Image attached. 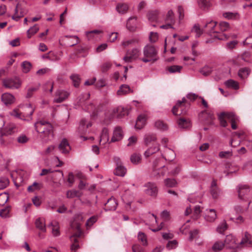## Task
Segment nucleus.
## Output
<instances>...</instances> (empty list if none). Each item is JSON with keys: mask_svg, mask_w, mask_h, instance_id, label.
Instances as JSON below:
<instances>
[{"mask_svg": "<svg viewBox=\"0 0 252 252\" xmlns=\"http://www.w3.org/2000/svg\"><path fill=\"white\" fill-rule=\"evenodd\" d=\"M34 128L43 143H47L54 138L53 126L45 120H40L34 124Z\"/></svg>", "mask_w": 252, "mask_h": 252, "instance_id": "f257e3e1", "label": "nucleus"}, {"mask_svg": "<svg viewBox=\"0 0 252 252\" xmlns=\"http://www.w3.org/2000/svg\"><path fill=\"white\" fill-rule=\"evenodd\" d=\"M84 220L83 214L79 213L75 215L74 220L71 223V227L76 231L71 237L70 240L74 243L71 246V252H76V251L79 249L80 246L78 244L77 238L79 237L81 234L82 231L80 228V222Z\"/></svg>", "mask_w": 252, "mask_h": 252, "instance_id": "f03ea898", "label": "nucleus"}, {"mask_svg": "<svg viewBox=\"0 0 252 252\" xmlns=\"http://www.w3.org/2000/svg\"><path fill=\"white\" fill-rule=\"evenodd\" d=\"M224 244L227 249L235 250L239 248V244L236 243L235 238L232 235H227L224 241ZM240 245H244L246 247H252V236L248 232L245 233L243 237L239 243Z\"/></svg>", "mask_w": 252, "mask_h": 252, "instance_id": "7ed1b4c3", "label": "nucleus"}, {"mask_svg": "<svg viewBox=\"0 0 252 252\" xmlns=\"http://www.w3.org/2000/svg\"><path fill=\"white\" fill-rule=\"evenodd\" d=\"M143 57L139 59L145 63H154L159 59L158 55V50L153 45H147L144 47L143 50Z\"/></svg>", "mask_w": 252, "mask_h": 252, "instance_id": "20e7f679", "label": "nucleus"}, {"mask_svg": "<svg viewBox=\"0 0 252 252\" xmlns=\"http://www.w3.org/2000/svg\"><path fill=\"white\" fill-rule=\"evenodd\" d=\"M219 120L221 126L223 127L227 126V120L231 123V127L233 129L237 128V123L239 121V117L232 112L221 113L219 115Z\"/></svg>", "mask_w": 252, "mask_h": 252, "instance_id": "39448f33", "label": "nucleus"}, {"mask_svg": "<svg viewBox=\"0 0 252 252\" xmlns=\"http://www.w3.org/2000/svg\"><path fill=\"white\" fill-rule=\"evenodd\" d=\"M217 25V23L212 21L205 24L204 28H206V32L212 35V33H216L214 37L219 40H225L228 39V36L223 33L215 31V28Z\"/></svg>", "mask_w": 252, "mask_h": 252, "instance_id": "423d86ee", "label": "nucleus"}, {"mask_svg": "<svg viewBox=\"0 0 252 252\" xmlns=\"http://www.w3.org/2000/svg\"><path fill=\"white\" fill-rule=\"evenodd\" d=\"M3 86L10 89H18L21 86V81L18 77H12L4 79L2 80Z\"/></svg>", "mask_w": 252, "mask_h": 252, "instance_id": "0eeeda50", "label": "nucleus"}, {"mask_svg": "<svg viewBox=\"0 0 252 252\" xmlns=\"http://www.w3.org/2000/svg\"><path fill=\"white\" fill-rule=\"evenodd\" d=\"M187 100L183 97L182 100H179L176 104L173 107L172 112L174 115H184L187 112L185 107Z\"/></svg>", "mask_w": 252, "mask_h": 252, "instance_id": "6e6552de", "label": "nucleus"}, {"mask_svg": "<svg viewBox=\"0 0 252 252\" xmlns=\"http://www.w3.org/2000/svg\"><path fill=\"white\" fill-rule=\"evenodd\" d=\"M236 189L238 194V197L240 199L246 200L248 199L250 189L248 185H239L237 186Z\"/></svg>", "mask_w": 252, "mask_h": 252, "instance_id": "1a4fd4ad", "label": "nucleus"}, {"mask_svg": "<svg viewBox=\"0 0 252 252\" xmlns=\"http://www.w3.org/2000/svg\"><path fill=\"white\" fill-rule=\"evenodd\" d=\"M140 55V51L138 48H134L131 50H128L123 60L125 62L129 63L137 59Z\"/></svg>", "mask_w": 252, "mask_h": 252, "instance_id": "9d476101", "label": "nucleus"}, {"mask_svg": "<svg viewBox=\"0 0 252 252\" xmlns=\"http://www.w3.org/2000/svg\"><path fill=\"white\" fill-rule=\"evenodd\" d=\"M144 192L149 195L156 196L158 194V188L156 185L152 182H148L144 185Z\"/></svg>", "mask_w": 252, "mask_h": 252, "instance_id": "9b49d317", "label": "nucleus"}, {"mask_svg": "<svg viewBox=\"0 0 252 252\" xmlns=\"http://www.w3.org/2000/svg\"><path fill=\"white\" fill-rule=\"evenodd\" d=\"M128 110L121 106L114 108L110 112L111 116L110 119H112L114 117L117 116L118 118H121L125 115L128 114Z\"/></svg>", "mask_w": 252, "mask_h": 252, "instance_id": "f8f14e48", "label": "nucleus"}, {"mask_svg": "<svg viewBox=\"0 0 252 252\" xmlns=\"http://www.w3.org/2000/svg\"><path fill=\"white\" fill-rule=\"evenodd\" d=\"M62 41L66 46H73L78 43V38L75 35H66L63 37Z\"/></svg>", "mask_w": 252, "mask_h": 252, "instance_id": "ddd939ff", "label": "nucleus"}, {"mask_svg": "<svg viewBox=\"0 0 252 252\" xmlns=\"http://www.w3.org/2000/svg\"><path fill=\"white\" fill-rule=\"evenodd\" d=\"M58 149L63 154H67L69 153L71 147L66 139H63L58 146Z\"/></svg>", "mask_w": 252, "mask_h": 252, "instance_id": "4468645a", "label": "nucleus"}, {"mask_svg": "<svg viewBox=\"0 0 252 252\" xmlns=\"http://www.w3.org/2000/svg\"><path fill=\"white\" fill-rule=\"evenodd\" d=\"M162 156L166 160L172 161L175 158L176 154L173 150L165 146V150L162 154Z\"/></svg>", "mask_w": 252, "mask_h": 252, "instance_id": "2eb2a0df", "label": "nucleus"}, {"mask_svg": "<svg viewBox=\"0 0 252 252\" xmlns=\"http://www.w3.org/2000/svg\"><path fill=\"white\" fill-rule=\"evenodd\" d=\"M69 93L63 90H59L56 92V98L54 101L61 103L65 100L69 96Z\"/></svg>", "mask_w": 252, "mask_h": 252, "instance_id": "dca6fc26", "label": "nucleus"}, {"mask_svg": "<svg viewBox=\"0 0 252 252\" xmlns=\"http://www.w3.org/2000/svg\"><path fill=\"white\" fill-rule=\"evenodd\" d=\"M24 9L20 4L18 3L14 9V14L11 16V18L15 21H18L21 18L24 16Z\"/></svg>", "mask_w": 252, "mask_h": 252, "instance_id": "f3484780", "label": "nucleus"}, {"mask_svg": "<svg viewBox=\"0 0 252 252\" xmlns=\"http://www.w3.org/2000/svg\"><path fill=\"white\" fill-rule=\"evenodd\" d=\"M118 203L115 198L111 197L105 204L104 210L106 211H115L117 207Z\"/></svg>", "mask_w": 252, "mask_h": 252, "instance_id": "a211bd4d", "label": "nucleus"}, {"mask_svg": "<svg viewBox=\"0 0 252 252\" xmlns=\"http://www.w3.org/2000/svg\"><path fill=\"white\" fill-rule=\"evenodd\" d=\"M92 126V123L90 122H87L85 119H83L80 123L78 129L79 134H82L87 131L88 127Z\"/></svg>", "mask_w": 252, "mask_h": 252, "instance_id": "6ab92c4d", "label": "nucleus"}, {"mask_svg": "<svg viewBox=\"0 0 252 252\" xmlns=\"http://www.w3.org/2000/svg\"><path fill=\"white\" fill-rule=\"evenodd\" d=\"M217 218V213L213 209H206L205 214V219L210 222L214 221Z\"/></svg>", "mask_w": 252, "mask_h": 252, "instance_id": "aec40b11", "label": "nucleus"}, {"mask_svg": "<svg viewBox=\"0 0 252 252\" xmlns=\"http://www.w3.org/2000/svg\"><path fill=\"white\" fill-rule=\"evenodd\" d=\"M160 150L159 145L158 143H155L152 146L149 148L145 152L144 156L146 158L149 157L154 154L158 152Z\"/></svg>", "mask_w": 252, "mask_h": 252, "instance_id": "412c9836", "label": "nucleus"}, {"mask_svg": "<svg viewBox=\"0 0 252 252\" xmlns=\"http://www.w3.org/2000/svg\"><path fill=\"white\" fill-rule=\"evenodd\" d=\"M123 137V132L122 128L119 126L116 127L114 130L111 141L116 142L119 141L122 139Z\"/></svg>", "mask_w": 252, "mask_h": 252, "instance_id": "4be33fe9", "label": "nucleus"}, {"mask_svg": "<svg viewBox=\"0 0 252 252\" xmlns=\"http://www.w3.org/2000/svg\"><path fill=\"white\" fill-rule=\"evenodd\" d=\"M165 172L166 171L164 169V166H162L160 168L157 169L156 165L154 164L153 166V170L152 172V176L156 178L157 179H158L161 177H163L165 175Z\"/></svg>", "mask_w": 252, "mask_h": 252, "instance_id": "5701e85b", "label": "nucleus"}, {"mask_svg": "<svg viewBox=\"0 0 252 252\" xmlns=\"http://www.w3.org/2000/svg\"><path fill=\"white\" fill-rule=\"evenodd\" d=\"M212 0H196L199 8L202 10H208L212 6Z\"/></svg>", "mask_w": 252, "mask_h": 252, "instance_id": "b1692460", "label": "nucleus"}, {"mask_svg": "<svg viewBox=\"0 0 252 252\" xmlns=\"http://www.w3.org/2000/svg\"><path fill=\"white\" fill-rule=\"evenodd\" d=\"M1 100L5 105L11 104L14 103L15 97L11 94L4 93L1 95Z\"/></svg>", "mask_w": 252, "mask_h": 252, "instance_id": "393cba45", "label": "nucleus"}, {"mask_svg": "<svg viewBox=\"0 0 252 252\" xmlns=\"http://www.w3.org/2000/svg\"><path fill=\"white\" fill-rule=\"evenodd\" d=\"M129 9V6L126 3L120 2L117 3L116 9L117 11L120 14H124L126 13Z\"/></svg>", "mask_w": 252, "mask_h": 252, "instance_id": "a878e982", "label": "nucleus"}, {"mask_svg": "<svg viewBox=\"0 0 252 252\" xmlns=\"http://www.w3.org/2000/svg\"><path fill=\"white\" fill-rule=\"evenodd\" d=\"M157 141V136L153 133H148L145 135L144 137V143L147 146H149L151 143H154Z\"/></svg>", "mask_w": 252, "mask_h": 252, "instance_id": "bb28decb", "label": "nucleus"}, {"mask_svg": "<svg viewBox=\"0 0 252 252\" xmlns=\"http://www.w3.org/2000/svg\"><path fill=\"white\" fill-rule=\"evenodd\" d=\"M136 17H131L127 21L126 28L130 31H134L136 28Z\"/></svg>", "mask_w": 252, "mask_h": 252, "instance_id": "cd10ccee", "label": "nucleus"}, {"mask_svg": "<svg viewBox=\"0 0 252 252\" xmlns=\"http://www.w3.org/2000/svg\"><path fill=\"white\" fill-rule=\"evenodd\" d=\"M146 124V117L144 115H141L138 116L136 122L135 127L136 129H140L142 128Z\"/></svg>", "mask_w": 252, "mask_h": 252, "instance_id": "c85d7f7f", "label": "nucleus"}, {"mask_svg": "<svg viewBox=\"0 0 252 252\" xmlns=\"http://www.w3.org/2000/svg\"><path fill=\"white\" fill-rule=\"evenodd\" d=\"M82 195V192L75 189H70L66 191V196L67 198H73L74 197L80 198Z\"/></svg>", "mask_w": 252, "mask_h": 252, "instance_id": "c756f323", "label": "nucleus"}, {"mask_svg": "<svg viewBox=\"0 0 252 252\" xmlns=\"http://www.w3.org/2000/svg\"><path fill=\"white\" fill-rule=\"evenodd\" d=\"M132 92V91L127 85H122L117 91V94L119 95H125L129 93Z\"/></svg>", "mask_w": 252, "mask_h": 252, "instance_id": "7c9ffc66", "label": "nucleus"}, {"mask_svg": "<svg viewBox=\"0 0 252 252\" xmlns=\"http://www.w3.org/2000/svg\"><path fill=\"white\" fill-rule=\"evenodd\" d=\"M251 72V70L248 67L241 68L238 71V76L242 79H244L248 77Z\"/></svg>", "mask_w": 252, "mask_h": 252, "instance_id": "2f4dec72", "label": "nucleus"}, {"mask_svg": "<svg viewBox=\"0 0 252 252\" xmlns=\"http://www.w3.org/2000/svg\"><path fill=\"white\" fill-rule=\"evenodd\" d=\"M35 224L37 228L39 229L42 232L46 231L45 223L44 219H37L35 221Z\"/></svg>", "mask_w": 252, "mask_h": 252, "instance_id": "473e14b6", "label": "nucleus"}, {"mask_svg": "<svg viewBox=\"0 0 252 252\" xmlns=\"http://www.w3.org/2000/svg\"><path fill=\"white\" fill-rule=\"evenodd\" d=\"M126 172V168L123 165H119L117 166L114 172L116 175L124 177Z\"/></svg>", "mask_w": 252, "mask_h": 252, "instance_id": "72a5a7b5", "label": "nucleus"}, {"mask_svg": "<svg viewBox=\"0 0 252 252\" xmlns=\"http://www.w3.org/2000/svg\"><path fill=\"white\" fill-rule=\"evenodd\" d=\"M202 116L204 118H207L205 123L207 124L212 125L213 123V120L214 119V116L213 114L204 111L202 112Z\"/></svg>", "mask_w": 252, "mask_h": 252, "instance_id": "f704fd0d", "label": "nucleus"}, {"mask_svg": "<svg viewBox=\"0 0 252 252\" xmlns=\"http://www.w3.org/2000/svg\"><path fill=\"white\" fill-rule=\"evenodd\" d=\"M225 244L222 241H216L212 246V250L215 252H219L223 249Z\"/></svg>", "mask_w": 252, "mask_h": 252, "instance_id": "c9c22d12", "label": "nucleus"}, {"mask_svg": "<svg viewBox=\"0 0 252 252\" xmlns=\"http://www.w3.org/2000/svg\"><path fill=\"white\" fill-rule=\"evenodd\" d=\"M158 12L157 10L150 11L147 15L148 19L149 21L157 22L158 19Z\"/></svg>", "mask_w": 252, "mask_h": 252, "instance_id": "e433bc0d", "label": "nucleus"}, {"mask_svg": "<svg viewBox=\"0 0 252 252\" xmlns=\"http://www.w3.org/2000/svg\"><path fill=\"white\" fill-rule=\"evenodd\" d=\"M225 85L228 88H232L234 90H238L239 88V83L232 79H229L225 82Z\"/></svg>", "mask_w": 252, "mask_h": 252, "instance_id": "4c0bfd02", "label": "nucleus"}, {"mask_svg": "<svg viewBox=\"0 0 252 252\" xmlns=\"http://www.w3.org/2000/svg\"><path fill=\"white\" fill-rule=\"evenodd\" d=\"M182 68L181 65H173L167 67L166 70L170 73H180Z\"/></svg>", "mask_w": 252, "mask_h": 252, "instance_id": "58836bf2", "label": "nucleus"}, {"mask_svg": "<svg viewBox=\"0 0 252 252\" xmlns=\"http://www.w3.org/2000/svg\"><path fill=\"white\" fill-rule=\"evenodd\" d=\"M39 31V27L37 25H35L31 27L27 32V37L28 38H31L32 35L35 34Z\"/></svg>", "mask_w": 252, "mask_h": 252, "instance_id": "ea45409f", "label": "nucleus"}, {"mask_svg": "<svg viewBox=\"0 0 252 252\" xmlns=\"http://www.w3.org/2000/svg\"><path fill=\"white\" fill-rule=\"evenodd\" d=\"M141 156L139 154H133L130 157L131 162L135 164L139 163L141 161Z\"/></svg>", "mask_w": 252, "mask_h": 252, "instance_id": "a19ab883", "label": "nucleus"}, {"mask_svg": "<svg viewBox=\"0 0 252 252\" xmlns=\"http://www.w3.org/2000/svg\"><path fill=\"white\" fill-rule=\"evenodd\" d=\"M164 184L168 188H173L176 186L177 183L175 179L167 178L164 181Z\"/></svg>", "mask_w": 252, "mask_h": 252, "instance_id": "79ce46f5", "label": "nucleus"}, {"mask_svg": "<svg viewBox=\"0 0 252 252\" xmlns=\"http://www.w3.org/2000/svg\"><path fill=\"white\" fill-rule=\"evenodd\" d=\"M100 138V141H103L104 143H106L109 140L108 130L106 128H104L102 129Z\"/></svg>", "mask_w": 252, "mask_h": 252, "instance_id": "37998d69", "label": "nucleus"}, {"mask_svg": "<svg viewBox=\"0 0 252 252\" xmlns=\"http://www.w3.org/2000/svg\"><path fill=\"white\" fill-rule=\"evenodd\" d=\"M165 22L166 23H169L172 24H174L175 23V19L174 16V13L172 10H170L168 11L165 18Z\"/></svg>", "mask_w": 252, "mask_h": 252, "instance_id": "c03bdc74", "label": "nucleus"}, {"mask_svg": "<svg viewBox=\"0 0 252 252\" xmlns=\"http://www.w3.org/2000/svg\"><path fill=\"white\" fill-rule=\"evenodd\" d=\"M155 126L158 129L162 131L166 130L168 128L167 125L160 120L156 121Z\"/></svg>", "mask_w": 252, "mask_h": 252, "instance_id": "a18cd8bd", "label": "nucleus"}, {"mask_svg": "<svg viewBox=\"0 0 252 252\" xmlns=\"http://www.w3.org/2000/svg\"><path fill=\"white\" fill-rule=\"evenodd\" d=\"M178 125L181 128H186L190 126L189 121L184 118H181L178 121Z\"/></svg>", "mask_w": 252, "mask_h": 252, "instance_id": "49530a36", "label": "nucleus"}, {"mask_svg": "<svg viewBox=\"0 0 252 252\" xmlns=\"http://www.w3.org/2000/svg\"><path fill=\"white\" fill-rule=\"evenodd\" d=\"M22 67L23 72L28 73L30 71L32 67V64L28 61H24L22 63Z\"/></svg>", "mask_w": 252, "mask_h": 252, "instance_id": "de8ad7c7", "label": "nucleus"}, {"mask_svg": "<svg viewBox=\"0 0 252 252\" xmlns=\"http://www.w3.org/2000/svg\"><path fill=\"white\" fill-rule=\"evenodd\" d=\"M70 79L73 82V85L75 87H78L79 86L80 82V78L78 74H72L70 76Z\"/></svg>", "mask_w": 252, "mask_h": 252, "instance_id": "09e8293b", "label": "nucleus"}, {"mask_svg": "<svg viewBox=\"0 0 252 252\" xmlns=\"http://www.w3.org/2000/svg\"><path fill=\"white\" fill-rule=\"evenodd\" d=\"M52 226V234L55 236L60 235L59 226L57 222H53L51 223Z\"/></svg>", "mask_w": 252, "mask_h": 252, "instance_id": "8fccbe9b", "label": "nucleus"}, {"mask_svg": "<svg viewBox=\"0 0 252 252\" xmlns=\"http://www.w3.org/2000/svg\"><path fill=\"white\" fill-rule=\"evenodd\" d=\"M223 16L228 19H237L239 17L238 13L237 12L233 13L230 12H225L223 14Z\"/></svg>", "mask_w": 252, "mask_h": 252, "instance_id": "3c124183", "label": "nucleus"}, {"mask_svg": "<svg viewBox=\"0 0 252 252\" xmlns=\"http://www.w3.org/2000/svg\"><path fill=\"white\" fill-rule=\"evenodd\" d=\"M219 28L221 32L220 33H222V32L227 31L230 29L229 25L228 23L226 22H221L219 24Z\"/></svg>", "mask_w": 252, "mask_h": 252, "instance_id": "603ef678", "label": "nucleus"}, {"mask_svg": "<svg viewBox=\"0 0 252 252\" xmlns=\"http://www.w3.org/2000/svg\"><path fill=\"white\" fill-rule=\"evenodd\" d=\"M9 184V180L6 177H2L0 178V190L3 189Z\"/></svg>", "mask_w": 252, "mask_h": 252, "instance_id": "864d4df0", "label": "nucleus"}, {"mask_svg": "<svg viewBox=\"0 0 252 252\" xmlns=\"http://www.w3.org/2000/svg\"><path fill=\"white\" fill-rule=\"evenodd\" d=\"M24 109L26 111L25 115L27 116H31L34 112V108L31 106L30 104H27L24 107Z\"/></svg>", "mask_w": 252, "mask_h": 252, "instance_id": "5fc2aeb1", "label": "nucleus"}, {"mask_svg": "<svg viewBox=\"0 0 252 252\" xmlns=\"http://www.w3.org/2000/svg\"><path fill=\"white\" fill-rule=\"evenodd\" d=\"M39 88V85L36 87H30L27 91V94H26V97L30 98L31 97L33 94V93L37 91Z\"/></svg>", "mask_w": 252, "mask_h": 252, "instance_id": "6e6d98bb", "label": "nucleus"}, {"mask_svg": "<svg viewBox=\"0 0 252 252\" xmlns=\"http://www.w3.org/2000/svg\"><path fill=\"white\" fill-rule=\"evenodd\" d=\"M191 32H194L196 33V36L199 37L203 33V30L200 29L198 24H195L193 27Z\"/></svg>", "mask_w": 252, "mask_h": 252, "instance_id": "4d7b16f0", "label": "nucleus"}, {"mask_svg": "<svg viewBox=\"0 0 252 252\" xmlns=\"http://www.w3.org/2000/svg\"><path fill=\"white\" fill-rule=\"evenodd\" d=\"M9 198L8 193L5 192L0 194V205H4L8 201Z\"/></svg>", "mask_w": 252, "mask_h": 252, "instance_id": "13d9d810", "label": "nucleus"}, {"mask_svg": "<svg viewBox=\"0 0 252 252\" xmlns=\"http://www.w3.org/2000/svg\"><path fill=\"white\" fill-rule=\"evenodd\" d=\"M41 188V184L36 182H34L32 185L30 186L28 188V190L29 192H32L35 190L39 189Z\"/></svg>", "mask_w": 252, "mask_h": 252, "instance_id": "bf43d9fd", "label": "nucleus"}, {"mask_svg": "<svg viewBox=\"0 0 252 252\" xmlns=\"http://www.w3.org/2000/svg\"><path fill=\"white\" fill-rule=\"evenodd\" d=\"M199 231L197 229H194L192 231H189V240L192 241L193 239H195L198 237Z\"/></svg>", "mask_w": 252, "mask_h": 252, "instance_id": "052dcab7", "label": "nucleus"}, {"mask_svg": "<svg viewBox=\"0 0 252 252\" xmlns=\"http://www.w3.org/2000/svg\"><path fill=\"white\" fill-rule=\"evenodd\" d=\"M212 69L208 66H206L200 69V72L205 76L209 75L212 72Z\"/></svg>", "mask_w": 252, "mask_h": 252, "instance_id": "680f3d73", "label": "nucleus"}, {"mask_svg": "<svg viewBox=\"0 0 252 252\" xmlns=\"http://www.w3.org/2000/svg\"><path fill=\"white\" fill-rule=\"evenodd\" d=\"M17 131V128L15 125L10 124L6 128V134H11Z\"/></svg>", "mask_w": 252, "mask_h": 252, "instance_id": "e2e57ef3", "label": "nucleus"}, {"mask_svg": "<svg viewBox=\"0 0 252 252\" xmlns=\"http://www.w3.org/2000/svg\"><path fill=\"white\" fill-rule=\"evenodd\" d=\"M112 64L110 62H106L103 63L100 66V69L102 72L107 71L111 67Z\"/></svg>", "mask_w": 252, "mask_h": 252, "instance_id": "0e129e2a", "label": "nucleus"}, {"mask_svg": "<svg viewBox=\"0 0 252 252\" xmlns=\"http://www.w3.org/2000/svg\"><path fill=\"white\" fill-rule=\"evenodd\" d=\"M10 209L9 207H6L0 211V216L3 218L9 217Z\"/></svg>", "mask_w": 252, "mask_h": 252, "instance_id": "69168bd1", "label": "nucleus"}, {"mask_svg": "<svg viewBox=\"0 0 252 252\" xmlns=\"http://www.w3.org/2000/svg\"><path fill=\"white\" fill-rule=\"evenodd\" d=\"M137 42H138V40H136L135 39H130V40H127V41H123L122 43V45L124 47H126L129 46V45H133L135 43H136Z\"/></svg>", "mask_w": 252, "mask_h": 252, "instance_id": "338daca9", "label": "nucleus"}, {"mask_svg": "<svg viewBox=\"0 0 252 252\" xmlns=\"http://www.w3.org/2000/svg\"><path fill=\"white\" fill-rule=\"evenodd\" d=\"M97 220V217L95 216H92L89 219L86 223L87 226H91Z\"/></svg>", "mask_w": 252, "mask_h": 252, "instance_id": "774afa93", "label": "nucleus"}]
</instances>
